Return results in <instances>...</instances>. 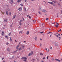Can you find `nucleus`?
Here are the masks:
<instances>
[{
	"label": "nucleus",
	"instance_id": "nucleus-25",
	"mask_svg": "<svg viewBox=\"0 0 62 62\" xmlns=\"http://www.w3.org/2000/svg\"><path fill=\"white\" fill-rule=\"evenodd\" d=\"M2 35H4V32L3 31V32H2Z\"/></svg>",
	"mask_w": 62,
	"mask_h": 62
},
{
	"label": "nucleus",
	"instance_id": "nucleus-49",
	"mask_svg": "<svg viewBox=\"0 0 62 62\" xmlns=\"http://www.w3.org/2000/svg\"><path fill=\"white\" fill-rule=\"evenodd\" d=\"M21 26H19V27H18V28H21Z\"/></svg>",
	"mask_w": 62,
	"mask_h": 62
},
{
	"label": "nucleus",
	"instance_id": "nucleus-17",
	"mask_svg": "<svg viewBox=\"0 0 62 62\" xmlns=\"http://www.w3.org/2000/svg\"><path fill=\"white\" fill-rule=\"evenodd\" d=\"M29 31H28L27 32V35H28V34H29Z\"/></svg>",
	"mask_w": 62,
	"mask_h": 62
},
{
	"label": "nucleus",
	"instance_id": "nucleus-39",
	"mask_svg": "<svg viewBox=\"0 0 62 62\" xmlns=\"http://www.w3.org/2000/svg\"><path fill=\"white\" fill-rule=\"evenodd\" d=\"M17 51L16 50V51L14 52L13 53H16V52H17Z\"/></svg>",
	"mask_w": 62,
	"mask_h": 62
},
{
	"label": "nucleus",
	"instance_id": "nucleus-54",
	"mask_svg": "<svg viewBox=\"0 0 62 62\" xmlns=\"http://www.w3.org/2000/svg\"><path fill=\"white\" fill-rule=\"evenodd\" d=\"M10 59H13V58H10Z\"/></svg>",
	"mask_w": 62,
	"mask_h": 62
},
{
	"label": "nucleus",
	"instance_id": "nucleus-32",
	"mask_svg": "<svg viewBox=\"0 0 62 62\" xmlns=\"http://www.w3.org/2000/svg\"><path fill=\"white\" fill-rule=\"evenodd\" d=\"M22 33V31H20L19 32V34H21V33Z\"/></svg>",
	"mask_w": 62,
	"mask_h": 62
},
{
	"label": "nucleus",
	"instance_id": "nucleus-20",
	"mask_svg": "<svg viewBox=\"0 0 62 62\" xmlns=\"http://www.w3.org/2000/svg\"><path fill=\"white\" fill-rule=\"evenodd\" d=\"M5 37L6 38H7L8 39V37L7 36H5Z\"/></svg>",
	"mask_w": 62,
	"mask_h": 62
},
{
	"label": "nucleus",
	"instance_id": "nucleus-64",
	"mask_svg": "<svg viewBox=\"0 0 62 62\" xmlns=\"http://www.w3.org/2000/svg\"><path fill=\"white\" fill-rule=\"evenodd\" d=\"M61 12L62 14V10H61Z\"/></svg>",
	"mask_w": 62,
	"mask_h": 62
},
{
	"label": "nucleus",
	"instance_id": "nucleus-13",
	"mask_svg": "<svg viewBox=\"0 0 62 62\" xmlns=\"http://www.w3.org/2000/svg\"><path fill=\"white\" fill-rule=\"evenodd\" d=\"M22 50V47H20L19 49V51H20L21 50Z\"/></svg>",
	"mask_w": 62,
	"mask_h": 62
},
{
	"label": "nucleus",
	"instance_id": "nucleus-31",
	"mask_svg": "<svg viewBox=\"0 0 62 62\" xmlns=\"http://www.w3.org/2000/svg\"><path fill=\"white\" fill-rule=\"evenodd\" d=\"M40 55H43V54L42 53H40Z\"/></svg>",
	"mask_w": 62,
	"mask_h": 62
},
{
	"label": "nucleus",
	"instance_id": "nucleus-34",
	"mask_svg": "<svg viewBox=\"0 0 62 62\" xmlns=\"http://www.w3.org/2000/svg\"><path fill=\"white\" fill-rule=\"evenodd\" d=\"M10 41H12V39H11V37L10 38Z\"/></svg>",
	"mask_w": 62,
	"mask_h": 62
},
{
	"label": "nucleus",
	"instance_id": "nucleus-45",
	"mask_svg": "<svg viewBox=\"0 0 62 62\" xmlns=\"http://www.w3.org/2000/svg\"><path fill=\"white\" fill-rule=\"evenodd\" d=\"M4 59V57L2 58V60H3Z\"/></svg>",
	"mask_w": 62,
	"mask_h": 62
},
{
	"label": "nucleus",
	"instance_id": "nucleus-5",
	"mask_svg": "<svg viewBox=\"0 0 62 62\" xmlns=\"http://www.w3.org/2000/svg\"><path fill=\"white\" fill-rule=\"evenodd\" d=\"M42 12H47V11H46V10L44 9L42 10Z\"/></svg>",
	"mask_w": 62,
	"mask_h": 62
},
{
	"label": "nucleus",
	"instance_id": "nucleus-59",
	"mask_svg": "<svg viewBox=\"0 0 62 62\" xmlns=\"http://www.w3.org/2000/svg\"><path fill=\"white\" fill-rule=\"evenodd\" d=\"M50 37H52V35H51L50 34Z\"/></svg>",
	"mask_w": 62,
	"mask_h": 62
},
{
	"label": "nucleus",
	"instance_id": "nucleus-11",
	"mask_svg": "<svg viewBox=\"0 0 62 62\" xmlns=\"http://www.w3.org/2000/svg\"><path fill=\"white\" fill-rule=\"evenodd\" d=\"M45 50L46 51H47V52H49V49L46 48V49H45Z\"/></svg>",
	"mask_w": 62,
	"mask_h": 62
},
{
	"label": "nucleus",
	"instance_id": "nucleus-8",
	"mask_svg": "<svg viewBox=\"0 0 62 62\" xmlns=\"http://www.w3.org/2000/svg\"><path fill=\"white\" fill-rule=\"evenodd\" d=\"M55 25L56 27H57H57H58V25H59V24H58V23H57V24Z\"/></svg>",
	"mask_w": 62,
	"mask_h": 62
},
{
	"label": "nucleus",
	"instance_id": "nucleus-51",
	"mask_svg": "<svg viewBox=\"0 0 62 62\" xmlns=\"http://www.w3.org/2000/svg\"><path fill=\"white\" fill-rule=\"evenodd\" d=\"M26 1H27V0H24V1L25 2H26Z\"/></svg>",
	"mask_w": 62,
	"mask_h": 62
},
{
	"label": "nucleus",
	"instance_id": "nucleus-10",
	"mask_svg": "<svg viewBox=\"0 0 62 62\" xmlns=\"http://www.w3.org/2000/svg\"><path fill=\"white\" fill-rule=\"evenodd\" d=\"M38 10H41V7H39V8Z\"/></svg>",
	"mask_w": 62,
	"mask_h": 62
},
{
	"label": "nucleus",
	"instance_id": "nucleus-50",
	"mask_svg": "<svg viewBox=\"0 0 62 62\" xmlns=\"http://www.w3.org/2000/svg\"><path fill=\"white\" fill-rule=\"evenodd\" d=\"M12 58H13H13H14V56H13V57H12Z\"/></svg>",
	"mask_w": 62,
	"mask_h": 62
},
{
	"label": "nucleus",
	"instance_id": "nucleus-61",
	"mask_svg": "<svg viewBox=\"0 0 62 62\" xmlns=\"http://www.w3.org/2000/svg\"><path fill=\"white\" fill-rule=\"evenodd\" d=\"M15 41L16 42H17V41L16 40H15Z\"/></svg>",
	"mask_w": 62,
	"mask_h": 62
},
{
	"label": "nucleus",
	"instance_id": "nucleus-3",
	"mask_svg": "<svg viewBox=\"0 0 62 62\" xmlns=\"http://www.w3.org/2000/svg\"><path fill=\"white\" fill-rule=\"evenodd\" d=\"M22 8L21 7H20L18 8V10H19V11H21V10H22Z\"/></svg>",
	"mask_w": 62,
	"mask_h": 62
},
{
	"label": "nucleus",
	"instance_id": "nucleus-57",
	"mask_svg": "<svg viewBox=\"0 0 62 62\" xmlns=\"http://www.w3.org/2000/svg\"><path fill=\"white\" fill-rule=\"evenodd\" d=\"M45 57H44L43 58V59L44 60V59H45Z\"/></svg>",
	"mask_w": 62,
	"mask_h": 62
},
{
	"label": "nucleus",
	"instance_id": "nucleus-7",
	"mask_svg": "<svg viewBox=\"0 0 62 62\" xmlns=\"http://www.w3.org/2000/svg\"><path fill=\"white\" fill-rule=\"evenodd\" d=\"M7 50L8 52H10V49L9 48H7Z\"/></svg>",
	"mask_w": 62,
	"mask_h": 62
},
{
	"label": "nucleus",
	"instance_id": "nucleus-23",
	"mask_svg": "<svg viewBox=\"0 0 62 62\" xmlns=\"http://www.w3.org/2000/svg\"><path fill=\"white\" fill-rule=\"evenodd\" d=\"M34 39H35V40H37V37H35Z\"/></svg>",
	"mask_w": 62,
	"mask_h": 62
},
{
	"label": "nucleus",
	"instance_id": "nucleus-37",
	"mask_svg": "<svg viewBox=\"0 0 62 62\" xmlns=\"http://www.w3.org/2000/svg\"><path fill=\"white\" fill-rule=\"evenodd\" d=\"M49 33H50V32H48V33H47L48 35L49 34Z\"/></svg>",
	"mask_w": 62,
	"mask_h": 62
},
{
	"label": "nucleus",
	"instance_id": "nucleus-6",
	"mask_svg": "<svg viewBox=\"0 0 62 62\" xmlns=\"http://www.w3.org/2000/svg\"><path fill=\"white\" fill-rule=\"evenodd\" d=\"M21 46L22 47L23 49H24V45H22Z\"/></svg>",
	"mask_w": 62,
	"mask_h": 62
},
{
	"label": "nucleus",
	"instance_id": "nucleus-28",
	"mask_svg": "<svg viewBox=\"0 0 62 62\" xmlns=\"http://www.w3.org/2000/svg\"><path fill=\"white\" fill-rule=\"evenodd\" d=\"M19 23L20 25H22V24L21 23L19 22Z\"/></svg>",
	"mask_w": 62,
	"mask_h": 62
},
{
	"label": "nucleus",
	"instance_id": "nucleus-60",
	"mask_svg": "<svg viewBox=\"0 0 62 62\" xmlns=\"http://www.w3.org/2000/svg\"><path fill=\"white\" fill-rule=\"evenodd\" d=\"M55 46H58V45H56V44H55Z\"/></svg>",
	"mask_w": 62,
	"mask_h": 62
},
{
	"label": "nucleus",
	"instance_id": "nucleus-42",
	"mask_svg": "<svg viewBox=\"0 0 62 62\" xmlns=\"http://www.w3.org/2000/svg\"><path fill=\"white\" fill-rule=\"evenodd\" d=\"M21 6H23V4H20Z\"/></svg>",
	"mask_w": 62,
	"mask_h": 62
},
{
	"label": "nucleus",
	"instance_id": "nucleus-36",
	"mask_svg": "<svg viewBox=\"0 0 62 62\" xmlns=\"http://www.w3.org/2000/svg\"><path fill=\"white\" fill-rule=\"evenodd\" d=\"M61 37H60L59 38V40H60V39H61Z\"/></svg>",
	"mask_w": 62,
	"mask_h": 62
},
{
	"label": "nucleus",
	"instance_id": "nucleus-1",
	"mask_svg": "<svg viewBox=\"0 0 62 62\" xmlns=\"http://www.w3.org/2000/svg\"><path fill=\"white\" fill-rule=\"evenodd\" d=\"M22 59H25L24 60V61H25V62H26V59H27V58L26 57H22Z\"/></svg>",
	"mask_w": 62,
	"mask_h": 62
},
{
	"label": "nucleus",
	"instance_id": "nucleus-44",
	"mask_svg": "<svg viewBox=\"0 0 62 62\" xmlns=\"http://www.w3.org/2000/svg\"><path fill=\"white\" fill-rule=\"evenodd\" d=\"M9 44V43H6V45H8Z\"/></svg>",
	"mask_w": 62,
	"mask_h": 62
},
{
	"label": "nucleus",
	"instance_id": "nucleus-35",
	"mask_svg": "<svg viewBox=\"0 0 62 62\" xmlns=\"http://www.w3.org/2000/svg\"><path fill=\"white\" fill-rule=\"evenodd\" d=\"M38 13H39V14H41V13H40V12L39 11L38 12Z\"/></svg>",
	"mask_w": 62,
	"mask_h": 62
},
{
	"label": "nucleus",
	"instance_id": "nucleus-4",
	"mask_svg": "<svg viewBox=\"0 0 62 62\" xmlns=\"http://www.w3.org/2000/svg\"><path fill=\"white\" fill-rule=\"evenodd\" d=\"M48 3L49 4H50L51 5H54V3L53 2H48Z\"/></svg>",
	"mask_w": 62,
	"mask_h": 62
},
{
	"label": "nucleus",
	"instance_id": "nucleus-48",
	"mask_svg": "<svg viewBox=\"0 0 62 62\" xmlns=\"http://www.w3.org/2000/svg\"><path fill=\"white\" fill-rule=\"evenodd\" d=\"M43 33V32L42 31V32H40L41 34H42Z\"/></svg>",
	"mask_w": 62,
	"mask_h": 62
},
{
	"label": "nucleus",
	"instance_id": "nucleus-21",
	"mask_svg": "<svg viewBox=\"0 0 62 62\" xmlns=\"http://www.w3.org/2000/svg\"><path fill=\"white\" fill-rule=\"evenodd\" d=\"M55 36H56V37H57V38H58V35H57L55 34Z\"/></svg>",
	"mask_w": 62,
	"mask_h": 62
},
{
	"label": "nucleus",
	"instance_id": "nucleus-53",
	"mask_svg": "<svg viewBox=\"0 0 62 62\" xmlns=\"http://www.w3.org/2000/svg\"><path fill=\"white\" fill-rule=\"evenodd\" d=\"M59 31L60 32H61V29H60V30H59Z\"/></svg>",
	"mask_w": 62,
	"mask_h": 62
},
{
	"label": "nucleus",
	"instance_id": "nucleus-27",
	"mask_svg": "<svg viewBox=\"0 0 62 62\" xmlns=\"http://www.w3.org/2000/svg\"><path fill=\"white\" fill-rule=\"evenodd\" d=\"M33 22L34 23H36V20H33Z\"/></svg>",
	"mask_w": 62,
	"mask_h": 62
},
{
	"label": "nucleus",
	"instance_id": "nucleus-46",
	"mask_svg": "<svg viewBox=\"0 0 62 62\" xmlns=\"http://www.w3.org/2000/svg\"><path fill=\"white\" fill-rule=\"evenodd\" d=\"M48 58H49V56H47L46 57L47 59H48Z\"/></svg>",
	"mask_w": 62,
	"mask_h": 62
},
{
	"label": "nucleus",
	"instance_id": "nucleus-16",
	"mask_svg": "<svg viewBox=\"0 0 62 62\" xmlns=\"http://www.w3.org/2000/svg\"><path fill=\"white\" fill-rule=\"evenodd\" d=\"M21 0H17V2L18 3H19V2H20L21 1Z\"/></svg>",
	"mask_w": 62,
	"mask_h": 62
},
{
	"label": "nucleus",
	"instance_id": "nucleus-63",
	"mask_svg": "<svg viewBox=\"0 0 62 62\" xmlns=\"http://www.w3.org/2000/svg\"><path fill=\"white\" fill-rule=\"evenodd\" d=\"M41 62H44L43 61H42H42H41Z\"/></svg>",
	"mask_w": 62,
	"mask_h": 62
},
{
	"label": "nucleus",
	"instance_id": "nucleus-18",
	"mask_svg": "<svg viewBox=\"0 0 62 62\" xmlns=\"http://www.w3.org/2000/svg\"><path fill=\"white\" fill-rule=\"evenodd\" d=\"M10 2H11L12 3H14L13 1L12 0H10Z\"/></svg>",
	"mask_w": 62,
	"mask_h": 62
},
{
	"label": "nucleus",
	"instance_id": "nucleus-24",
	"mask_svg": "<svg viewBox=\"0 0 62 62\" xmlns=\"http://www.w3.org/2000/svg\"><path fill=\"white\" fill-rule=\"evenodd\" d=\"M9 15L11 16V12H10L9 13Z\"/></svg>",
	"mask_w": 62,
	"mask_h": 62
},
{
	"label": "nucleus",
	"instance_id": "nucleus-9",
	"mask_svg": "<svg viewBox=\"0 0 62 62\" xmlns=\"http://www.w3.org/2000/svg\"><path fill=\"white\" fill-rule=\"evenodd\" d=\"M19 45H18L16 47V48L17 50H18V49H19Z\"/></svg>",
	"mask_w": 62,
	"mask_h": 62
},
{
	"label": "nucleus",
	"instance_id": "nucleus-52",
	"mask_svg": "<svg viewBox=\"0 0 62 62\" xmlns=\"http://www.w3.org/2000/svg\"><path fill=\"white\" fill-rule=\"evenodd\" d=\"M8 11H9V10H10V9H8Z\"/></svg>",
	"mask_w": 62,
	"mask_h": 62
},
{
	"label": "nucleus",
	"instance_id": "nucleus-58",
	"mask_svg": "<svg viewBox=\"0 0 62 62\" xmlns=\"http://www.w3.org/2000/svg\"><path fill=\"white\" fill-rule=\"evenodd\" d=\"M37 59L38 61H39V59Z\"/></svg>",
	"mask_w": 62,
	"mask_h": 62
},
{
	"label": "nucleus",
	"instance_id": "nucleus-41",
	"mask_svg": "<svg viewBox=\"0 0 62 62\" xmlns=\"http://www.w3.org/2000/svg\"><path fill=\"white\" fill-rule=\"evenodd\" d=\"M29 17L30 19H31V16H29Z\"/></svg>",
	"mask_w": 62,
	"mask_h": 62
},
{
	"label": "nucleus",
	"instance_id": "nucleus-38",
	"mask_svg": "<svg viewBox=\"0 0 62 62\" xmlns=\"http://www.w3.org/2000/svg\"><path fill=\"white\" fill-rule=\"evenodd\" d=\"M22 20H21L20 21L19 23H21L22 22Z\"/></svg>",
	"mask_w": 62,
	"mask_h": 62
},
{
	"label": "nucleus",
	"instance_id": "nucleus-56",
	"mask_svg": "<svg viewBox=\"0 0 62 62\" xmlns=\"http://www.w3.org/2000/svg\"><path fill=\"white\" fill-rule=\"evenodd\" d=\"M23 21L24 20V18H23Z\"/></svg>",
	"mask_w": 62,
	"mask_h": 62
},
{
	"label": "nucleus",
	"instance_id": "nucleus-19",
	"mask_svg": "<svg viewBox=\"0 0 62 62\" xmlns=\"http://www.w3.org/2000/svg\"><path fill=\"white\" fill-rule=\"evenodd\" d=\"M15 17H16V15H15L14 16H13V19H14V18H15Z\"/></svg>",
	"mask_w": 62,
	"mask_h": 62
},
{
	"label": "nucleus",
	"instance_id": "nucleus-55",
	"mask_svg": "<svg viewBox=\"0 0 62 62\" xmlns=\"http://www.w3.org/2000/svg\"><path fill=\"white\" fill-rule=\"evenodd\" d=\"M58 36H60V34H59L57 33Z\"/></svg>",
	"mask_w": 62,
	"mask_h": 62
},
{
	"label": "nucleus",
	"instance_id": "nucleus-30",
	"mask_svg": "<svg viewBox=\"0 0 62 62\" xmlns=\"http://www.w3.org/2000/svg\"><path fill=\"white\" fill-rule=\"evenodd\" d=\"M11 34V32H10V33H9V34H8V36H10V34Z\"/></svg>",
	"mask_w": 62,
	"mask_h": 62
},
{
	"label": "nucleus",
	"instance_id": "nucleus-26",
	"mask_svg": "<svg viewBox=\"0 0 62 62\" xmlns=\"http://www.w3.org/2000/svg\"><path fill=\"white\" fill-rule=\"evenodd\" d=\"M54 2V3H56L57 1H56L55 0L53 1Z\"/></svg>",
	"mask_w": 62,
	"mask_h": 62
},
{
	"label": "nucleus",
	"instance_id": "nucleus-43",
	"mask_svg": "<svg viewBox=\"0 0 62 62\" xmlns=\"http://www.w3.org/2000/svg\"><path fill=\"white\" fill-rule=\"evenodd\" d=\"M42 45V44H41V43H40V45L41 46V45Z\"/></svg>",
	"mask_w": 62,
	"mask_h": 62
},
{
	"label": "nucleus",
	"instance_id": "nucleus-22",
	"mask_svg": "<svg viewBox=\"0 0 62 62\" xmlns=\"http://www.w3.org/2000/svg\"><path fill=\"white\" fill-rule=\"evenodd\" d=\"M32 60L33 62H34V61H35V59H33Z\"/></svg>",
	"mask_w": 62,
	"mask_h": 62
},
{
	"label": "nucleus",
	"instance_id": "nucleus-62",
	"mask_svg": "<svg viewBox=\"0 0 62 62\" xmlns=\"http://www.w3.org/2000/svg\"><path fill=\"white\" fill-rule=\"evenodd\" d=\"M58 4L59 5V6H60V4L58 3Z\"/></svg>",
	"mask_w": 62,
	"mask_h": 62
},
{
	"label": "nucleus",
	"instance_id": "nucleus-40",
	"mask_svg": "<svg viewBox=\"0 0 62 62\" xmlns=\"http://www.w3.org/2000/svg\"><path fill=\"white\" fill-rule=\"evenodd\" d=\"M26 10V8H25V7H24V10L25 11Z\"/></svg>",
	"mask_w": 62,
	"mask_h": 62
},
{
	"label": "nucleus",
	"instance_id": "nucleus-14",
	"mask_svg": "<svg viewBox=\"0 0 62 62\" xmlns=\"http://www.w3.org/2000/svg\"><path fill=\"white\" fill-rule=\"evenodd\" d=\"M4 22H7V19H4Z\"/></svg>",
	"mask_w": 62,
	"mask_h": 62
},
{
	"label": "nucleus",
	"instance_id": "nucleus-33",
	"mask_svg": "<svg viewBox=\"0 0 62 62\" xmlns=\"http://www.w3.org/2000/svg\"><path fill=\"white\" fill-rule=\"evenodd\" d=\"M13 24V23H12V25H10V27H12V25Z\"/></svg>",
	"mask_w": 62,
	"mask_h": 62
},
{
	"label": "nucleus",
	"instance_id": "nucleus-12",
	"mask_svg": "<svg viewBox=\"0 0 62 62\" xmlns=\"http://www.w3.org/2000/svg\"><path fill=\"white\" fill-rule=\"evenodd\" d=\"M55 60H56V61H58V62H60V61L58 59H55Z\"/></svg>",
	"mask_w": 62,
	"mask_h": 62
},
{
	"label": "nucleus",
	"instance_id": "nucleus-15",
	"mask_svg": "<svg viewBox=\"0 0 62 62\" xmlns=\"http://www.w3.org/2000/svg\"><path fill=\"white\" fill-rule=\"evenodd\" d=\"M6 13L7 14V15H8V12L7 11H6Z\"/></svg>",
	"mask_w": 62,
	"mask_h": 62
},
{
	"label": "nucleus",
	"instance_id": "nucleus-47",
	"mask_svg": "<svg viewBox=\"0 0 62 62\" xmlns=\"http://www.w3.org/2000/svg\"><path fill=\"white\" fill-rule=\"evenodd\" d=\"M49 20V18H47L46 19V20Z\"/></svg>",
	"mask_w": 62,
	"mask_h": 62
},
{
	"label": "nucleus",
	"instance_id": "nucleus-29",
	"mask_svg": "<svg viewBox=\"0 0 62 62\" xmlns=\"http://www.w3.org/2000/svg\"><path fill=\"white\" fill-rule=\"evenodd\" d=\"M50 49H51V50H52V47H50Z\"/></svg>",
	"mask_w": 62,
	"mask_h": 62
},
{
	"label": "nucleus",
	"instance_id": "nucleus-2",
	"mask_svg": "<svg viewBox=\"0 0 62 62\" xmlns=\"http://www.w3.org/2000/svg\"><path fill=\"white\" fill-rule=\"evenodd\" d=\"M33 54V51H31V53H30L28 54V56H30L31 55H32Z\"/></svg>",
	"mask_w": 62,
	"mask_h": 62
}]
</instances>
